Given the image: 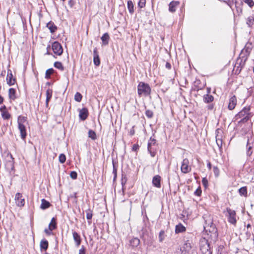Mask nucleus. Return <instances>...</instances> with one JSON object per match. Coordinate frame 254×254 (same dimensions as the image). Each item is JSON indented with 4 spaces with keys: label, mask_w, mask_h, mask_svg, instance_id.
<instances>
[{
    "label": "nucleus",
    "mask_w": 254,
    "mask_h": 254,
    "mask_svg": "<svg viewBox=\"0 0 254 254\" xmlns=\"http://www.w3.org/2000/svg\"><path fill=\"white\" fill-rule=\"evenodd\" d=\"M151 91L149 85L144 82H140L137 85V94L139 97H147L150 95Z\"/></svg>",
    "instance_id": "nucleus-1"
},
{
    "label": "nucleus",
    "mask_w": 254,
    "mask_h": 254,
    "mask_svg": "<svg viewBox=\"0 0 254 254\" xmlns=\"http://www.w3.org/2000/svg\"><path fill=\"white\" fill-rule=\"evenodd\" d=\"M27 121V117L19 116L17 119L18 128L20 132V136L22 139H25L27 136V132L25 123Z\"/></svg>",
    "instance_id": "nucleus-2"
},
{
    "label": "nucleus",
    "mask_w": 254,
    "mask_h": 254,
    "mask_svg": "<svg viewBox=\"0 0 254 254\" xmlns=\"http://www.w3.org/2000/svg\"><path fill=\"white\" fill-rule=\"evenodd\" d=\"M204 229L206 232L208 231L210 233L211 237L213 236L214 238L217 237V229L211 218L205 220V225L204 226Z\"/></svg>",
    "instance_id": "nucleus-3"
},
{
    "label": "nucleus",
    "mask_w": 254,
    "mask_h": 254,
    "mask_svg": "<svg viewBox=\"0 0 254 254\" xmlns=\"http://www.w3.org/2000/svg\"><path fill=\"white\" fill-rule=\"evenodd\" d=\"M158 143L157 140L153 138L152 136L150 137L147 143V151L149 153L152 157H155L157 153Z\"/></svg>",
    "instance_id": "nucleus-4"
},
{
    "label": "nucleus",
    "mask_w": 254,
    "mask_h": 254,
    "mask_svg": "<svg viewBox=\"0 0 254 254\" xmlns=\"http://www.w3.org/2000/svg\"><path fill=\"white\" fill-rule=\"evenodd\" d=\"M250 108L245 107L243 109L239 112L235 116L237 120L241 119L239 121L240 123H246L248 122L250 119Z\"/></svg>",
    "instance_id": "nucleus-5"
},
{
    "label": "nucleus",
    "mask_w": 254,
    "mask_h": 254,
    "mask_svg": "<svg viewBox=\"0 0 254 254\" xmlns=\"http://www.w3.org/2000/svg\"><path fill=\"white\" fill-rule=\"evenodd\" d=\"M200 250L202 254H212L208 241L204 238L200 241Z\"/></svg>",
    "instance_id": "nucleus-6"
},
{
    "label": "nucleus",
    "mask_w": 254,
    "mask_h": 254,
    "mask_svg": "<svg viewBox=\"0 0 254 254\" xmlns=\"http://www.w3.org/2000/svg\"><path fill=\"white\" fill-rule=\"evenodd\" d=\"M226 210L228 213L227 215L228 221L231 224L236 225L237 223L236 211L229 207L227 208Z\"/></svg>",
    "instance_id": "nucleus-7"
},
{
    "label": "nucleus",
    "mask_w": 254,
    "mask_h": 254,
    "mask_svg": "<svg viewBox=\"0 0 254 254\" xmlns=\"http://www.w3.org/2000/svg\"><path fill=\"white\" fill-rule=\"evenodd\" d=\"M216 142L217 145H218L219 150L221 151L222 147V134H223V130L220 128H218L216 130Z\"/></svg>",
    "instance_id": "nucleus-8"
},
{
    "label": "nucleus",
    "mask_w": 254,
    "mask_h": 254,
    "mask_svg": "<svg viewBox=\"0 0 254 254\" xmlns=\"http://www.w3.org/2000/svg\"><path fill=\"white\" fill-rule=\"evenodd\" d=\"M191 244L189 240L185 241L183 246L181 254H192L193 250L192 249Z\"/></svg>",
    "instance_id": "nucleus-9"
},
{
    "label": "nucleus",
    "mask_w": 254,
    "mask_h": 254,
    "mask_svg": "<svg viewBox=\"0 0 254 254\" xmlns=\"http://www.w3.org/2000/svg\"><path fill=\"white\" fill-rule=\"evenodd\" d=\"M52 48L54 53L58 56L61 55L63 53V47L58 41H55L52 44Z\"/></svg>",
    "instance_id": "nucleus-10"
},
{
    "label": "nucleus",
    "mask_w": 254,
    "mask_h": 254,
    "mask_svg": "<svg viewBox=\"0 0 254 254\" xmlns=\"http://www.w3.org/2000/svg\"><path fill=\"white\" fill-rule=\"evenodd\" d=\"M181 170L184 174H187L191 171V167L189 166V161L187 158H185L183 160Z\"/></svg>",
    "instance_id": "nucleus-11"
},
{
    "label": "nucleus",
    "mask_w": 254,
    "mask_h": 254,
    "mask_svg": "<svg viewBox=\"0 0 254 254\" xmlns=\"http://www.w3.org/2000/svg\"><path fill=\"white\" fill-rule=\"evenodd\" d=\"M15 203L19 207H22L25 204V199L22 197V195L19 192H17L15 194Z\"/></svg>",
    "instance_id": "nucleus-12"
},
{
    "label": "nucleus",
    "mask_w": 254,
    "mask_h": 254,
    "mask_svg": "<svg viewBox=\"0 0 254 254\" xmlns=\"http://www.w3.org/2000/svg\"><path fill=\"white\" fill-rule=\"evenodd\" d=\"M7 83L8 85L11 86L14 84L16 79L13 78L12 71L10 69H8L7 75L6 77Z\"/></svg>",
    "instance_id": "nucleus-13"
},
{
    "label": "nucleus",
    "mask_w": 254,
    "mask_h": 254,
    "mask_svg": "<svg viewBox=\"0 0 254 254\" xmlns=\"http://www.w3.org/2000/svg\"><path fill=\"white\" fill-rule=\"evenodd\" d=\"M93 63L96 66L100 64V60L97 48H94L93 50Z\"/></svg>",
    "instance_id": "nucleus-14"
},
{
    "label": "nucleus",
    "mask_w": 254,
    "mask_h": 254,
    "mask_svg": "<svg viewBox=\"0 0 254 254\" xmlns=\"http://www.w3.org/2000/svg\"><path fill=\"white\" fill-rule=\"evenodd\" d=\"M161 180V177L159 175H157L154 176L152 179V184L153 186L157 188H160Z\"/></svg>",
    "instance_id": "nucleus-15"
},
{
    "label": "nucleus",
    "mask_w": 254,
    "mask_h": 254,
    "mask_svg": "<svg viewBox=\"0 0 254 254\" xmlns=\"http://www.w3.org/2000/svg\"><path fill=\"white\" fill-rule=\"evenodd\" d=\"M88 111L86 108H83L79 110V117L81 120L85 121L88 117Z\"/></svg>",
    "instance_id": "nucleus-16"
},
{
    "label": "nucleus",
    "mask_w": 254,
    "mask_h": 254,
    "mask_svg": "<svg viewBox=\"0 0 254 254\" xmlns=\"http://www.w3.org/2000/svg\"><path fill=\"white\" fill-rule=\"evenodd\" d=\"M49 247L48 241L44 239H42L40 243V249L41 252H46Z\"/></svg>",
    "instance_id": "nucleus-17"
},
{
    "label": "nucleus",
    "mask_w": 254,
    "mask_h": 254,
    "mask_svg": "<svg viewBox=\"0 0 254 254\" xmlns=\"http://www.w3.org/2000/svg\"><path fill=\"white\" fill-rule=\"evenodd\" d=\"M247 155L248 156H250L253 153V142H250V139L249 136H247Z\"/></svg>",
    "instance_id": "nucleus-18"
},
{
    "label": "nucleus",
    "mask_w": 254,
    "mask_h": 254,
    "mask_svg": "<svg viewBox=\"0 0 254 254\" xmlns=\"http://www.w3.org/2000/svg\"><path fill=\"white\" fill-rule=\"evenodd\" d=\"M73 239L75 243L76 247H79L81 242L80 236L75 231L72 230Z\"/></svg>",
    "instance_id": "nucleus-19"
},
{
    "label": "nucleus",
    "mask_w": 254,
    "mask_h": 254,
    "mask_svg": "<svg viewBox=\"0 0 254 254\" xmlns=\"http://www.w3.org/2000/svg\"><path fill=\"white\" fill-rule=\"evenodd\" d=\"M237 104V98L234 95L229 100V103L228 106V109L230 110H233Z\"/></svg>",
    "instance_id": "nucleus-20"
},
{
    "label": "nucleus",
    "mask_w": 254,
    "mask_h": 254,
    "mask_svg": "<svg viewBox=\"0 0 254 254\" xmlns=\"http://www.w3.org/2000/svg\"><path fill=\"white\" fill-rule=\"evenodd\" d=\"M179 4L178 1H172L169 4V10L170 12H174L176 10L177 6Z\"/></svg>",
    "instance_id": "nucleus-21"
},
{
    "label": "nucleus",
    "mask_w": 254,
    "mask_h": 254,
    "mask_svg": "<svg viewBox=\"0 0 254 254\" xmlns=\"http://www.w3.org/2000/svg\"><path fill=\"white\" fill-rule=\"evenodd\" d=\"M46 27L50 30L51 33H55L57 30V26H56L54 23L51 21L47 24Z\"/></svg>",
    "instance_id": "nucleus-22"
},
{
    "label": "nucleus",
    "mask_w": 254,
    "mask_h": 254,
    "mask_svg": "<svg viewBox=\"0 0 254 254\" xmlns=\"http://www.w3.org/2000/svg\"><path fill=\"white\" fill-rule=\"evenodd\" d=\"M49 229L50 231H53L56 229L57 227V219L55 217H53L51 219V222L49 224Z\"/></svg>",
    "instance_id": "nucleus-23"
},
{
    "label": "nucleus",
    "mask_w": 254,
    "mask_h": 254,
    "mask_svg": "<svg viewBox=\"0 0 254 254\" xmlns=\"http://www.w3.org/2000/svg\"><path fill=\"white\" fill-rule=\"evenodd\" d=\"M53 91L51 89H48L46 91V107H48L49 102L52 97Z\"/></svg>",
    "instance_id": "nucleus-24"
},
{
    "label": "nucleus",
    "mask_w": 254,
    "mask_h": 254,
    "mask_svg": "<svg viewBox=\"0 0 254 254\" xmlns=\"http://www.w3.org/2000/svg\"><path fill=\"white\" fill-rule=\"evenodd\" d=\"M101 39L102 41L103 45H107L109 44L110 36L108 33H104L101 37Z\"/></svg>",
    "instance_id": "nucleus-25"
},
{
    "label": "nucleus",
    "mask_w": 254,
    "mask_h": 254,
    "mask_svg": "<svg viewBox=\"0 0 254 254\" xmlns=\"http://www.w3.org/2000/svg\"><path fill=\"white\" fill-rule=\"evenodd\" d=\"M50 206H51V204L48 201H47V200H46L44 198H43L41 200V204L40 206V208L42 209H43V210L49 208L50 207Z\"/></svg>",
    "instance_id": "nucleus-26"
},
{
    "label": "nucleus",
    "mask_w": 254,
    "mask_h": 254,
    "mask_svg": "<svg viewBox=\"0 0 254 254\" xmlns=\"http://www.w3.org/2000/svg\"><path fill=\"white\" fill-rule=\"evenodd\" d=\"M8 97L11 100H14L16 99V90L13 88H10L8 90Z\"/></svg>",
    "instance_id": "nucleus-27"
},
{
    "label": "nucleus",
    "mask_w": 254,
    "mask_h": 254,
    "mask_svg": "<svg viewBox=\"0 0 254 254\" xmlns=\"http://www.w3.org/2000/svg\"><path fill=\"white\" fill-rule=\"evenodd\" d=\"M127 178L126 175L125 173H122V178H121V185L122 186V190L123 192H124L126 188L125 185L127 183Z\"/></svg>",
    "instance_id": "nucleus-28"
},
{
    "label": "nucleus",
    "mask_w": 254,
    "mask_h": 254,
    "mask_svg": "<svg viewBox=\"0 0 254 254\" xmlns=\"http://www.w3.org/2000/svg\"><path fill=\"white\" fill-rule=\"evenodd\" d=\"M186 227L182 224L179 223L176 226L175 232L176 233H182L186 231Z\"/></svg>",
    "instance_id": "nucleus-29"
},
{
    "label": "nucleus",
    "mask_w": 254,
    "mask_h": 254,
    "mask_svg": "<svg viewBox=\"0 0 254 254\" xmlns=\"http://www.w3.org/2000/svg\"><path fill=\"white\" fill-rule=\"evenodd\" d=\"M214 100V97L210 94H206L203 97V102L205 103H209L212 102Z\"/></svg>",
    "instance_id": "nucleus-30"
},
{
    "label": "nucleus",
    "mask_w": 254,
    "mask_h": 254,
    "mask_svg": "<svg viewBox=\"0 0 254 254\" xmlns=\"http://www.w3.org/2000/svg\"><path fill=\"white\" fill-rule=\"evenodd\" d=\"M140 244V240L137 238H133L130 240V244L132 247H137Z\"/></svg>",
    "instance_id": "nucleus-31"
},
{
    "label": "nucleus",
    "mask_w": 254,
    "mask_h": 254,
    "mask_svg": "<svg viewBox=\"0 0 254 254\" xmlns=\"http://www.w3.org/2000/svg\"><path fill=\"white\" fill-rule=\"evenodd\" d=\"M239 193L240 195L247 196V187H243L239 189Z\"/></svg>",
    "instance_id": "nucleus-32"
},
{
    "label": "nucleus",
    "mask_w": 254,
    "mask_h": 254,
    "mask_svg": "<svg viewBox=\"0 0 254 254\" xmlns=\"http://www.w3.org/2000/svg\"><path fill=\"white\" fill-rule=\"evenodd\" d=\"M127 8L130 13L132 14L134 12L133 9V4L131 0H128L127 3Z\"/></svg>",
    "instance_id": "nucleus-33"
},
{
    "label": "nucleus",
    "mask_w": 254,
    "mask_h": 254,
    "mask_svg": "<svg viewBox=\"0 0 254 254\" xmlns=\"http://www.w3.org/2000/svg\"><path fill=\"white\" fill-rule=\"evenodd\" d=\"M112 163L113 166V173L114 174L113 181H115L117 177V167L116 166L114 160Z\"/></svg>",
    "instance_id": "nucleus-34"
},
{
    "label": "nucleus",
    "mask_w": 254,
    "mask_h": 254,
    "mask_svg": "<svg viewBox=\"0 0 254 254\" xmlns=\"http://www.w3.org/2000/svg\"><path fill=\"white\" fill-rule=\"evenodd\" d=\"M88 137L92 140H95L97 138L96 132L94 130L90 129L88 131Z\"/></svg>",
    "instance_id": "nucleus-35"
},
{
    "label": "nucleus",
    "mask_w": 254,
    "mask_h": 254,
    "mask_svg": "<svg viewBox=\"0 0 254 254\" xmlns=\"http://www.w3.org/2000/svg\"><path fill=\"white\" fill-rule=\"evenodd\" d=\"M54 72V69L52 68L48 69L46 71L45 78L47 79L50 78L51 75Z\"/></svg>",
    "instance_id": "nucleus-36"
},
{
    "label": "nucleus",
    "mask_w": 254,
    "mask_h": 254,
    "mask_svg": "<svg viewBox=\"0 0 254 254\" xmlns=\"http://www.w3.org/2000/svg\"><path fill=\"white\" fill-rule=\"evenodd\" d=\"M217 254H226L225 249L222 246H219L217 249Z\"/></svg>",
    "instance_id": "nucleus-37"
},
{
    "label": "nucleus",
    "mask_w": 254,
    "mask_h": 254,
    "mask_svg": "<svg viewBox=\"0 0 254 254\" xmlns=\"http://www.w3.org/2000/svg\"><path fill=\"white\" fill-rule=\"evenodd\" d=\"M254 22V17L253 16H249L247 19V24L249 27H251Z\"/></svg>",
    "instance_id": "nucleus-38"
},
{
    "label": "nucleus",
    "mask_w": 254,
    "mask_h": 254,
    "mask_svg": "<svg viewBox=\"0 0 254 254\" xmlns=\"http://www.w3.org/2000/svg\"><path fill=\"white\" fill-rule=\"evenodd\" d=\"M1 117L4 120H8L11 116L7 111H4L1 113Z\"/></svg>",
    "instance_id": "nucleus-39"
},
{
    "label": "nucleus",
    "mask_w": 254,
    "mask_h": 254,
    "mask_svg": "<svg viewBox=\"0 0 254 254\" xmlns=\"http://www.w3.org/2000/svg\"><path fill=\"white\" fill-rule=\"evenodd\" d=\"M54 65L56 68L61 70V71H63L64 70V66L63 65L62 63L60 62H56Z\"/></svg>",
    "instance_id": "nucleus-40"
},
{
    "label": "nucleus",
    "mask_w": 254,
    "mask_h": 254,
    "mask_svg": "<svg viewBox=\"0 0 254 254\" xmlns=\"http://www.w3.org/2000/svg\"><path fill=\"white\" fill-rule=\"evenodd\" d=\"M86 218L88 220H91L92 216H93V213L92 211L90 209H88L86 211Z\"/></svg>",
    "instance_id": "nucleus-41"
},
{
    "label": "nucleus",
    "mask_w": 254,
    "mask_h": 254,
    "mask_svg": "<svg viewBox=\"0 0 254 254\" xmlns=\"http://www.w3.org/2000/svg\"><path fill=\"white\" fill-rule=\"evenodd\" d=\"M82 96L79 92H76L74 95V99L77 102H80L82 100Z\"/></svg>",
    "instance_id": "nucleus-42"
},
{
    "label": "nucleus",
    "mask_w": 254,
    "mask_h": 254,
    "mask_svg": "<svg viewBox=\"0 0 254 254\" xmlns=\"http://www.w3.org/2000/svg\"><path fill=\"white\" fill-rule=\"evenodd\" d=\"M165 239V232L164 230H161L159 234V241L162 242Z\"/></svg>",
    "instance_id": "nucleus-43"
},
{
    "label": "nucleus",
    "mask_w": 254,
    "mask_h": 254,
    "mask_svg": "<svg viewBox=\"0 0 254 254\" xmlns=\"http://www.w3.org/2000/svg\"><path fill=\"white\" fill-rule=\"evenodd\" d=\"M243 4V3L242 1L240 2V4L238 6H236V10L239 14H242L243 12V8L242 5Z\"/></svg>",
    "instance_id": "nucleus-44"
},
{
    "label": "nucleus",
    "mask_w": 254,
    "mask_h": 254,
    "mask_svg": "<svg viewBox=\"0 0 254 254\" xmlns=\"http://www.w3.org/2000/svg\"><path fill=\"white\" fill-rule=\"evenodd\" d=\"M145 114L146 116L149 119L152 118L154 115L153 112L150 110H146Z\"/></svg>",
    "instance_id": "nucleus-45"
},
{
    "label": "nucleus",
    "mask_w": 254,
    "mask_h": 254,
    "mask_svg": "<svg viewBox=\"0 0 254 254\" xmlns=\"http://www.w3.org/2000/svg\"><path fill=\"white\" fill-rule=\"evenodd\" d=\"M59 159L61 163H64L66 160V156L64 154H61L59 156Z\"/></svg>",
    "instance_id": "nucleus-46"
},
{
    "label": "nucleus",
    "mask_w": 254,
    "mask_h": 254,
    "mask_svg": "<svg viewBox=\"0 0 254 254\" xmlns=\"http://www.w3.org/2000/svg\"><path fill=\"white\" fill-rule=\"evenodd\" d=\"M213 171L214 174V175L216 177H218L219 175V169L217 166H214L213 168Z\"/></svg>",
    "instance_id": "nucleus-47"
},
{
    "label": "nucleus",
    "mask_w": 254,
    "mask_h": 254,
    "mask_svg": "<svg viewBox=\"0 0 254 254\" xmlns=\"http://www.w3.org/2000/svg\"><path fill=\"white\" fill-rule=\"evenodd\" d=\"M202 184L204 187L206 189L208 186V180L206 177L203 178L202 179Z\"/></svg>",
    "instance_id": "nucleus-48"
},
{
    "label": "nucleus",
    "mask_w": 254,
    "mask_h": 254,
    "mask_svg": "<svg viewBox=\"0 0 254 254\" xmlns=\"http://www.w3.org/2000/svg\"><path fill=\"white\" fill-rule=\"evenodd\" d=\"M146 0H139L138 6L140 8H143L145 6Z\"/></svg>",
    "instance_id": "nucleus-49"
},
{
    "label": "nucleus",
    "mask_w": 254,
    "mask_h": 254,
    "mask_svg": "<svg viewBox=\"0 0 254 254\" xmlns=\"http://www.w3.org/2000/svg\"><path fill=\"white\" fill-rule=\"evenodd\" d=\"M250 7H252L254 5V1L253 0H243Z\"/></svg>",
    "instance_id": "nucleus-50"
},
{
    "label": "nucleus",
    "mask_w": 254,
    "mask_h": 254,
    "mask_svg": "<svg viewBox=\"0 0 254 254\" xmlns=\"http://www.w3.org/2000/svg\"><path fill=\"white\" fill-rule=\"evenodd\" d=\"M201 192L202 191L201 188L200 187H199L195 190V191L194 192V194L196 196H199L201 194Z\"/></svg>",
    "instance_id": "nucleus-51"
},
{
    "label": "nucleus",
    "mask_w": 254,
    "mask_h": 254,
    "mask_svg": "<svg viewBox=\"0 0 254 254\" xmlns=\"http://www.w3.org/2000/svg\"><path fill=\"white\" fill-rule=\"evenodd\" d=\"M70 177L73 179H76L77 177V174L75 171H71L70 173Z\"/></svg>",
    "instance_id": "nucleus-52"
},
{
    "label": "nucleus",
    "mask_w": 254,
    "mask_h": 254,
    "mask_svg": "<svg viewBox=\"0 0 254 254\" xmlns=\"http://www.w3.org/2000/svg\"><path fill=\"white\" fill-rule=\"evenodd\" d=\"M75 0H69L68 1V4L70 8L73 7V6L75 4Z\"/></svg>",
    "instance_id": "nucleus-53"
},
{
    "label": "nucleus",
    "mask_w": 254,
    "mask_h": 254,
    "mask_svg": "<svg viewBox=\"0 0 254 254\" xmlns=\"http://www.w3.org/2000/svg\"><path fill=\"white\" fill-rule=\"evenodd\" d=\"M241 69H242V68L240 67L239 66L236 67V66L235 65L234 68V70H235V74H238L239 73H240L241 71Z\"/></svg>",
    "instance_id": "nucleus-54"
},
{
    "label": "nucleus",
    "mask_w": 254,
    "mask_h": 254,
    "mask_svg": "<svg viewBox=\"0 0 254 254\" xmlns=\"http://www.w3.org/2000/svg\"><path fill=\"white\" fill-rule=\"evenodd\" d=\"M86 250L84 246H82L79 250V254H85Z\"/></svg>",
    "instance_id": "nucleus-55"
},
{
    "label": "nucleus",
    "mask_w": 254,
    "mask_h": 254,
    "mask_svg": "<svg viewBox=\"0 0 254 254\" xmlns=\"http://www.w3.org/2000/svg\"><path fill=\"white\" fill-rule=\"evenodd\" d=\"M139 146L137 144H134L133 145L132 149L134 151H137L139 149Z\"/></svg>",
    "instance_id": "nucleus-56"
},
{
    "label": "nucleus",
    "mask_w": 254,
    "mask_h": 254,
    "mask_svg": "<svg viewBox=\"0 0 254 254\" xmlns=\"http://www.w3.org/2000/svg\"><path fill=\"white\" fill-rule=\"evenodd\" d=\"M52 231H50L48 228H46L44 230V232L47 235H52V233L51 232Z\"/></svg>",
    "instance_id": "nucleus-57"
},
{
    "label": "nucleus",
    "mask_w": 254,
    "mask_h": 254,
    "mask_svg": "<svg viewBox=\"0 0 254 254\" xmlns=\"http://www.w3.org/2000/svg\"><path fill=\"white\" fill-rule=\"evenodd\" d=\"M171 64L168 63V62H167L166 63V64H165V67L166 68L168 69H170L171 68Z\"/></svg>",
    "instance_id": "nucleus-58"
},
{
    "label": "nucleus",
    "mask_w": 254,
    "mask_h": 254,
    "mask_svg": "<svg viewBox=\"0 0 254 254\" xmlns=\"http://www.w3.org/2000/svg\"><path fill=\"white\" fill-rule=\"evenodd\" d=\"M4 111H6V107L5 105H3L0 108V112L1 113L4 112Z\"/></svg>",
    "instance_id": "nucleus-59"
},
{
    "label": "nucleus",
    "mask_w": 254,
    "mask_h": 254,
    "mask_svg": "<svg viewBox=\"0 0 254 254\" xmlns=\"http://www.w3.org/2000/svg\"><path fill=\"white\" fill-rule=\"evenodd\" d=\"M214 108L213 104H210L207 106V109L210 110H212Z\"/></svg>",
    "instance_id": "nucleus-60"
},
{
    "label": "nucleus",
    "mask_w": 254,
    "mask_h": 254,
    "mask_svg": "<svg viewBox=\"0 0 254 254\" xmlns=\"http://www.w3.org/2000/svg\"><path fill=\"white\" fill-rule=\"evenodd\" d=\"M224 2L227 3V4L230 6L232 7V5L233 4V1H229V2H227L226 1L224 0Z\"/></svg>",
    "instance_id": "nucleus-61"
},
{
    "label": "nucleus",
    "mask_w": 254,
    "mask_h": 254,
    "mask_svg": "<svg viewBox=\"0 0 254 254\" xmlns=\"http://www.w3.org/2000/svg\"><path fill=\"white\" fill-rule=\"evenodd\" d=\"M239 1H240V2L241 1V0H235V7L239 5L240 2H239Z\"/></svg>",
    "instance_id": "nucleus-62"
},
{
    "label": "nucleus",
    "mask_w": 254,
    "mask_h": 254,
    "mask_svg": "<svg viewBox=\"0 0 254 254\" xmlns=\"http://www.w3.org/2000/svg\"><path fill=\"white\" fill-rule=\"evenodd\" d=\"M207 167H208L209 170H211V163L210 162H208L207 163Z\"/></svg>",
    "instance_id": "nucleus-63"
},
{
    "label": "nucleus",
    "mask_w": 254,
    "mask_h": 254,
    "mask_svg": "<svg viewBox=\"0 0 254 254\" xmlns=\"http://www.w3.org/2000/svg\"><path fill=\"white\" fill-rule=\"evenodd\" d=\"M129 134L130 135H133L134 134V129H132L129 131Z\"/></svg>",
    "instance_id": "nucleus-64"
}]
</instances>
